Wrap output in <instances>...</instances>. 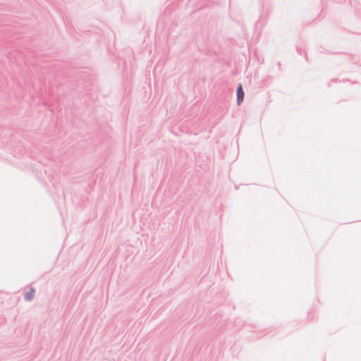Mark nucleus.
I'll return each instance as SVG.
<instances>
[{"instance_id": "nucleus-1", "label": "nucleus", "mask_w": 361, "mask_h": 361, "mask_svg": "<svg viewBox=\"0 0 361 361\" xmlns=\"http://www.w3.org/2000/svg\"><path fill=\"white\" fill-rule=\"evenodd\" d=\"M237 94V102L238 104H240V103L243 101L244 98V92L242 87V85L239 84L236 90Z\"/></svg>"}]
</instances>
